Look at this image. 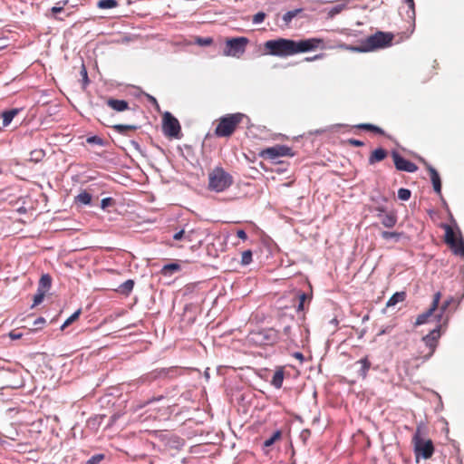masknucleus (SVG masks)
<instances>
[{"mask_svg": "<svg viewBox=\"0 0 464 464\" xmlns=\"http://www.w3.org/2000/svg\"><path fill=\"white\" fill-rule=\"evenodd\" d=\"M197 43L202 46H208V45L212 44L213 39L211 37L198 38Z\"/></svg>", "mask_w": 464, "mask_h": 464, "instance_id": "44", "label": "nucleus"}, {"mask_svg": "<svg viewBox=\"0 0 464 464\" xmlns=\"http://www.w3.org/2000/svg\"><path fill=\"white\" fill-rule=\"evenodd\" d=\"M87 142L90 144L102 145V139L98 136H92L87 138Z\"/></svg>", "mask_w": 464, "mask_h": 464, "instance_id": "46", "label": "nucleus"}, {"mask_svg": "<svg viewBox=\"0 0 464 464\" xmlns=\"http://www.w3.org/2000/svg\"><path fill=\"white\" fill-rule=\"evenodd\" d=\"M324 46V40L321 38H309L300 41H294L286 38L268 40L264 44L266 54L286 57L300 53L314 51Z\"/></svg>", "mask_w": 464, "mask_h": 464, "instance_id": "1", "label": "nucleus"}, {"mask_svg": "<svg viewBox=\"0 0 464 464\" xmlns=\"http://www.w3.org/2000/svg\"><path fill=\"white\" fill-rule=\"evenodd\" d=\"M75 201L83 205H89L92 201V195L87 191H82L75 198Z\"/></svg>", "mask_w": 464, "mask_h": 464, "instance_id": "30", "label": "nucleus"}, {"mask_svg": "<svg viewBox=\"0 0 464 464\" xmlns=\"http://www.w3.org/2000/svg\"><path fill=\"white\" fill-rule=\"evenodd\" d=\"M290 331H291V327L290 326H285L284 328V334H285V335H286V337H289Z\"/></svg>", "mask_w": 464, "mask_h": 464, "instance_id": "54", "label": "nucleus"}, {"mask_svg": "<svg viewBox=\"0 0 464 464\" xmlns=\"http://www.w3.org/2000/svg\"><path fill=\"white\" fill-rule=\"evenodd\" d=\"M237 236L242 240H246L247 235L243 229H239L237 231Z\"/></svg>", "mask_w": 464, "mask_h": 464, "instance_id": "50", "label": "nucleus"}, {"mask_svg": "<svg viewBox=\"0 0 464 464\" xmlns=\"http://www.w3.org/2000/svg\"><path fill=\"white\" fill-rule=\"evenodd\" d=\"M426 428L424 425H418L412 437V444L416 458L422 457L425 459H430L434 453V445L431 440H425Z\"/></svg>", "mask_w": 464, "mask_h": 464, "instance_id": "4", "label": "nucleus"}, {"mask_svg": "<svg viewBox=\"0 0 464 464\" xmlns=\"http://www.w3.org/2000/svg\"><path fill=\"white\" fill-rule=\"evenodd\" d=\"M2 173V170L0 169V174Z\"/></svg>", "mask_w": 464, "mask_h": 464, "instance_id": "58", "label": "nucleus"}, {"mask_svg": "<svg viewBox=\"0 0 464 464\" xmlns=\"http://www.w3.org/2000/svg\"><path fill=\"white\" fill-rule=\"evenodd\" d=\"M45 294H46L45 292H43L42 290L37 289V293L34 296L33 306L40 304L43 302V300L45 296Z\"/></svg>", "mask_w": 464, "mask_h": 464, "instance_id": "39", "label": "nucleus"}, {"mask_svg": "<svg viewBox=\"0 0 464 464\" xmlns=\"http://www.w3.org/2000/svg\"><path fill=\"white\" fill-rule=\"evenodd\" d=\"M104 459V454H96L87 460V464H100Z\"/></svg>", "mask_w": 464, "mask_h": 464, "instance_id": "40", "label": "nucleus"}, {"mask_svg": "<svg viewBox=\"0 0 464 464\" xmlns=\"http://www.w3.org/2000/svg\"><path fill=\"white\" fill-rule=\"evenodd\" d=\"M107 105L116 111H124L129 109V103L124 100H116L110 98L106 102Z\"/></svg>", "mask_w": 464, "mask_h": 464, "instance_id": "16", "label": "nucleus"}, {"mask_svg": "<svg viewBox=\"0 0 464 464\" xmlns=\"http://www.w3.org/2000/svg\"><path fill=\"white\" fill-rule=\"evenodd\" d=\"M322 57H323V54L320 53V54H316V55H314L313 57H306V58H304V61L305 62H313V61L321 59Z\"/></svg>", "mask_w": 464, "mask_h": 464, "instance_id": "51", "label": "nucleus"}, {"mask_svg": "<svg viewBox=\"0 0 464 464\" xmlns=\"http://www.w3.org/2000/svg\"><path fill=\"white\" fill-rule=\"evenodd\" d=\"M392 157L395 165V168L400 171L415 172L418 167L415 163L404 159L398 152L393 151Z\"/></svg>", "mask_w": 464, "mask_h": 464, "instance_id": "13", "label": "nucleus"}, {"mask_svg": "<svg viewBox=\"0 0 464 464\" xmlns=\"http://www.w3.org/2000/svg\"><path fill=\"white\" fill-rule=\"evenodd\" d=\"M52 285V277L48 274H44L41 276L38 284V290L47 292Z\"/></svg>", "mask_w": 464, "mask_h": 464, "instance_id": "18", "label": "nucleus"}, {"mask_svg": "<svg viewBox=\"0 0 464 464\" xmlns=\"http://www.w3.org/2000/svg\"><path fill=\"white\" fill-rule=\"evenodd\" d=\"M455 255L464 256V243L461 239L456 238L454 243H448Z\"/></svg>", "mask_w": 464, "mask_h": 464, "instance_id": "23", "label": "nucleus"}, {"mask_svg": "<svg viewBox=\"0 0 464 464\" xmlns=\"http://www.w3.org/2000/svg\"><path fill=\"white\" fill-rule=\"evenodd\" d=\"M406 298V293L404 291H401V292H396L395 294H393L390 299L388 300L386 305L389 307V306H393L395 305L396 304L398 303H401V302H403Z\"/></svg>", "mask_w": 464, "mask_h": 464, "instance_id": "22", "label": "nucleus"}, {"mask_svg": "<svg viewBox=\"0 0 464 464\" xmlns=\"http://www.w3.org/2000/svg\"><path fill=\"white\" fill-rule=\"evenodd\" d=\"M440 298H441L440 292H437L434 294L432 303H431L430 308L426 312H424L417 316L416 321H415L416 326L424 324L429 321V318L434 314V312L436 310H438Z\"/></svg>", "mask_w": 464, "mask_h": 464, "instance_id": "12", "label": "nucleus"}, {"mask_svg": "<svg viewBox=\"0 0 464 464\" xmlns=\"http://www.w3.org/2000/svg\"><path fill=\"white\" fill-rule=\"evenodd\" d=\"M280 339L279 333L274 328H265L258 331L251 332L249 340L253 343L263 345H273Z\"/></svg>", "mask_w": 464, "mask_h": 464, "instance_id": "6", "label": "nucleus"}, {"mask_svg": "<svg viewBox=\"0 0 464 464\" xmlns=\"http://www.w3.org/2000/svg\"><path fill=\"white\" fill-rule=\"evenodd\" d=\"M281 438V431H276L269 439L264 441V447H271L277 440Z\"/></svg>", "mask_w": 464, "mask_h": 464, "instance_id": "36", "label": "nucleus"}, {"mask_svg": "<svg viewBox=\"0 0 464 464\" xmlns=\"http://www.w3.org/2000/svg\"><path fill=\"white\" fill-rule=\"evenodd\" d=\"M381 223L387 228L393 227L398 220L397 215L394 211H389L386 214H376Z\"/></svg>", "mask_w": 464, "mask_h": 464, "instance_id": "14", "label": "nucleus"}, {"mask_svg": "<svg viewBox=\"0 0 464 464\" xmlns=\"http://www.w3.org/2000/svg\"><path fill=\"white\" fill-rule=\"evenodd\" d=\"M81 313V309H78L76 312H74L69 318L66 319V321L61 326V329L64 330L67 326L75 322L79 318Z\"/></svg>", "mask_w": 464, "mask_h": 464, "instance_id": "33", "label": "nucleus"}, {"mask_svg": "<svg viewBox=\"0 0 464 464\" xmlns=\"http://www.w3.org/2000/svg\"><path fill=\"white\" fill-rule=\"evenodd\" d=\"M298 300H299V303H298V306H297V311L300 312V311H304V303L306 300H311V296H309L308 295H306L305 293H299L298 294Z\"/></svg>", "mask_w": 464, "mask_h": 464, "instance_id": "34", "label": "nucleus"}, {"mask_svg": "<svg viewBox=\"0 0 464 464\" xmlns=\"http://www.w3.org/2000/svg\"><path fill=\"white\" fill-rule=\"evenodd\" d=\"M345 5L344 4H339L337 5H334L333 6L329 11H328V17L329 18H333L334 16H335L336 14H340L344 8H345Z\"/></svg>", "mask_w": 464, "mask_h": 464, "instance_id": "35", "label": "nucleus"}, {"mask_svg": "<svg viewBox=\"0 0 464 464\" xmlns=\"http://www.w3.org/2000/svg\"><path fill=\"white\" fill-rule=\"evenodd\" d=\"M284 381V371L283 369H278L275 372L272 380L271 384L276 387V389H279L283 385Z\"/></svg>", "mask_w": 464, "mask_h": 464, "instance_id": "21", "label": "nucleus"}, {"mask_svg": "<svg viewBox=\"0 0 464 464\" xmlns=\"http://www.w3.org/2000/svg\"><path fill=\"white\" fill-rule=\"evenodd\" d=\"M133 287L134 281L129 279L119 286L118 291L122 295H128L132 291Z\"/></svg>", "mask_w": 464, "mask_h": 464, "instance_id": "27", "label": "nucleus"}, {"mask_svg": "<svg viewBox=\"0 0 464 464\" xmlns=\"http://www.w3.org/2000/svg\"><path fill=\"white\" fill-rule=\"evenodd\" d=\"M295 12H292V11L287 12V13L284 15V20H285V22H289V21H291V20H292V18H294V17H295Z\"/></svg>", "mask_w": 464, "mask_h": 464, "instance_id": "49", "label": "nucleus"}, {"mask_svg": "<svg viewBox=\"0 0 464 464\" xmlns=\"http://www.w3.org/2000/svg\"><path fill=\"white\" fill-rule=\"evenodd\" d=\"M357 363L361 364V369L359 370V375L365 379L368 373V371L371 368V362L368 360V357H364L357 362Z\"/></svg>", "mask_w": 464, "mask_h": 464, "instance_id": "20", "label": "nucleus"}, {"mask_svg": "<svg viewBox=\"0 0 464 464\" xmlns=\"http://www.w3.org/2000/svg\"><path fill=\"white\" fill-rule=\"evenodd\" d=\"M17 113H18V110H16V109L4 111L2 113L3 125L4 126L9 125Z\"/></svg>", "mask_w": 464, "mask_h": 464, "instance_id": "26", "label": "nucleus"}, {"mask_svg": "<svg viewBox=\"0 0 464 464\" xmlns=\"http://www.w3.org/2000/svg\"><path fill=\"white\" fill-rule=\"evenodd\" d=\"M150 99L153 101V102L157 103V101L155 98L151 97Z\"/></svg>", "mask_w": 464, "mask_h": 464, "instance_id": "57", "label": "nucleus"}, {"mask_svg": "<svg viewBox=\"0 0 464 464\" xmlns=\"http://www.w3.org/2000/svg\"><path fill=\"white\" fill-rule=\"evenodd\" d=\"M173 239L177 241H185L187 243H201L198 229L183 227L173 235Z\"/></svg>", "mask_w": 464, "mask_h": 464, "instance_id": "11", "label": "nucleus"}, {"mask_svg": "<svg viewBox=\"0 0 464 464\" xmlns=\"http://www.w3.org/2000/svg\"><path fill=\"white\" fill-rule=\"evenodd\" d=\"M208 188L219 193L229 188L234 183V179L224 168L217 166L208 172Z\"/></svg>", "mask_w": 464, "mask_h": 464, "instance_id": "3", "label": "nucleus"}, {"mask_svg": "<svg viewBox=\"0 0 464 464\" xmlns=\"http://www.w3.org/2000/svg\"><path fill=\"white\" fill-rule=\"evenodd\" d=\"M428 170L430 172V179L433 185V188L435 192L439 195L441 194V181L438 171L431 166L428 167Z\"/></svg>", "mask_w": 464, "mask_h": 464, "instance_id": "15", "label": "nucleus"}, {"mask_svg": "<svg viewBox=\"0 0 464 464\" xmlns=\"http://www.w3.org/2000/svg\"><path fill=\"white\" fill-rule=\"evenodd\" d=\"M80 73L82 78L83 86H86L89 83V79H88V72H87L86 67L83 63H82Z\"/></svg>", "mask_w": 464, "mask_h": 464, "instance_id": "42", "label": "nucleus"}, {"mask_svg": "<svg viewBox=\"0 0 464 464\" xmlns=\"http://www.w3.org/2000/svg\"><path fill=\"white\" fill-rule=\"evenodd\" d=\"M252 262V251L246 250L242 253L241 256V265L247 266Z\"/></svg>", "mask_w": 464, "mask_h": 464, "instance_id": "37", "label": "nucleus"}, {"mask_svg": "<svg viewBox=\"0 0 464 464\" xmlns=\"http://www.w3.org/2000/svg\"><path fill=\"white\" fill-rule=\"evenodd\" d=\"M118 5L116 0H99L97 6L101 9H111Z\"/></svg>", "mask_w": 464, "mask_h": 464, "instance_id": "29", "label": "nucleus"}, {"mask_svg": "<svg viewBox=\"0 0 464 464\" xmlns=\"http://www.w3.org/2000/svg\"><path fill=\"white\" fill-rule=\"evenodd\" d=\"M51 11L53 14H58L63 11V7L53 6Z\"/></svg>", "mask_w": 464, "mask_h": 464, "instance_id": "53", "label": "nucleus"}, {"mask_svg": "<svg viewBox=\"0 0 464 464\" xmlns=\"http://www.w3.org/2000/svg\"><path fill=\"white\" fill-rule=\"evenodd\" d=\"M405 2L407 3V5H409L410 8L414 9V1L413 0H405Z\"/></svg>", "mask_w": 464, "mask_h": 464, "instance_id": "55", "label": "nucleus"}, {"mask_svg": "<svg viewBox=\"0 0 464 464\" xmlns=\"http://www.w3.org/2000/svg\"><path fill=\"white\" fill-rule=\"evenodd\" d=\"M180 269H181V266L179 264L170 263V264L165 265L161 268L160 273H161V275L167 276H171L176 272H179Z\"/></svg>", "mask_w": 464, "mask_h": 464, "instance_id": "19", "label": "nucleus"}, {"mask_svg": "<svg viewBox=\"0 0 464 464\" xmlns=\"http://www.w3.org/2000/svg\"><path fill=\"white\" fill-rule=\"evenodd\" d=\"M259 156L266 160H276L280 157L293 156L291 148L285 145H276L262 150Z\"/></svg>", "mask_w": 464, "mask_h": 464, "instance_id": "10", "label": "nucleus"}, {"mask_svg": "<svg viewBox=\"0 0 464 464\" xmlns=\"http://www.w3.org/2000/svg\"><path fill=\"white\" fill-rule=\"evenodd\" d=\"M45 324V319L44 317H38L34 322V326H35L36 328H40L43 324Z\"/></svg>", "mask_w": 464, "mask_h": 464, "instance_id": "48", "label": "nucleus"}, {"mask_svg": "<svg viewBox=\"0 0 464 464\" xmlns=\"http://www.w3.org/2000/svg\"><path fill=\"white\" fill-rule=\"evenodd\" d=\"M248 44L249 40L245 36L227 38L223 55L239 58L245 53Z\"/></svg>", "mask_w": 464, "mask_h": 464, "instance_id": "7", "label": "nucleus"}, {"mask_svg": "<svg viewBox=\"0 0 464 464\" xmlns=\"http://www.w3.org/2000/svg\"><path fill=\"white\" fill-rule=\"evenodd\" d=\"M401 233L395 232V231H392H392H382L381 232V237L385 240L394 239L395 241H398L401 238Z\"/></svg>", "mask_w": 464, "mask_h": 464, "instance_id": "32", "label": "nucleus"}, {"mask_svg": "<svg viewBox=\"0 0 464 464\" xmlns=\"http://www.w3.org/2000/svg\"><path fill=\"white\" fill-rule=\"evenodd\" d=\"M265 18L266 14L264 12H258L253 16L252 22L254 24H260L265 20Z\"/></svg>", "mask_w": 464, "mask_h": 464, "instance_id": "43", "label": "nucleus"}, {"mask_svg": "<svg viewBox=\"0 0 464 464\" xmlns=\"http://www.w3.org/2000/svg\"><path fill=\"white\" fill-rule=\"evenodd\" d=\"M248 117L241 112L228 113L216 120L214 134L218 138H230L244 120Z\"/></svg>", "mask_w": 464, "mask_h": 464, "instance_id": "2", "label": "nucleus"}, {"mask_svg": "<svg viewBox=\"0 0 464 464\" xmlns=\"http://www.w3.org/2000/svg\"><path fill=\"white\" fill-rule=\"evenodd\" d=\"M44 156V152L42 150H34L31 152L32 160H34L35 161H39Z\"/></svg>", "mask_w": 464, "mask_h": 464, "instance_id": "45", "label": "nucleus"}, {"mask_svg": "<svg viewBox=\"0 0 464 464\" xmlns=\"http://www.w3.org/2000/svg\"><path fill=\"white\" fill-rule=\"evenodd\" d=\"M115 131L120 134L127 135L129 131H134L137 130V126L135 125H124V124H116L111 126Z\"/></svg>", "mask_w": 464, "mask_h": 464, "instance_id": "25", "label": "nucleus"}, {"mask_svg": "<svg viewBox=\"0 0 464 464\" xmlns=\"http://www.w3.org/2000/svg\"><path fill=\"white\" fill-rule=\"evenodd\" d=\"M387 155L388 153L386 150L382 148L376 149L371 153L369 157V163L371 165H373L376 162H380L383 160L387 157Z\"/></svg>", "mask_w": 464, "mask_h": 464, "instance_id": "17", "label": "nucleus"}, {"mask_svg": "<svg viewBox=\"0 0 464 464\" xmlns=\"http://www.w3.org/2000/svg\"><path fill=\"white\" fill-rule=\"evenodd\" d=\"M348 143L354 147H362L364 145L363 141L355 139L348 140Z\"/></svg>", "mask_w": 464, "mask_h": 464, "instance_id": "47", "label": "nucleus"}, {"mask_svg": "<svg viewBox=\"0 0 464 464\" xmlns=\"http://www.w3.org/2000/svg\"><path fill=\"white\" fill-rule=\"evenodd\" d=\"M295 357L299 358V359H302L303 358V354L301 353H295Z\"/></svg>", "mask_w": 464, "mask_h": 464, "instance_id": "56", "label": "nucleus"}, {"mask_svg": "<svg viewBox=\"0 0 464 464\" xmlns=\"http://www.w3.org/2000/svg\"><path fill=\"white\" fill-rule=\"evenodd\" d=\"M411 192L410 189L408 188H400L398 190V198L401 199V200H403V201H406V200H409L410 198H411Z\"/></svg>", "mask_w": 464, "mask_h": 464, "instance_id": "38", "label": "nucleus"}, {"mask_svg": "<svg viewBox=\"0 0 464 464\" xmlns=\"http://www.w3.org/2000/svg\"><path fill=\"white\" fill-rule=\"evenodd\" d=\"M375 211L377 212V214H386L387 213L383 207L375 208Z\"/></svg>", "mask_w": 464, "mask_h": 464, "instance_id": "52", "label": "nucleus"}, {"mask_svg": "<svg viewBox=\"0 0 464 464\" xmlns=\"http://www.w3.org/2000/svg\"><path fill=\"white\" fill-rule=\"evenodd\" d=\"M441 336L440 333V325L434 328L432 331H430L427 335L422 337V343H424L426 347V352H421L420 356L423 359H429L435 352L439 339Z\"/></svg>", "mask_w": 464, "mask_h": 464, "instance_id": "8", "label": "nucleus"}, {"mask_svg": "<svg viewBox=\"0 0 464 464\" xmlns=\"http://www.w3.org/2000/svg\"><path fill=\"white\" fill-rule=\"evenodd\" d=\"M445 229V242L448 243H454V240L457 238L455 232L453 231L452 227L450 225H444L443 226Z\"/></svg>", "mask_w": 464, "mask_h": 464, "instance_id": "28", "label": "nucleus"}, {"mask_svg": "<svg viewBox=\"0 0 464 464\" xmlns=\"http://www.w3.org/2000/svg\"><path fill=\"white\" fill-rule=\"evenodd\" d=\"M162 130L166 136L180 138L181 127L179 121L170 113L165 112L162 118Z\"/></svg>", "mask_w": 464, "mask_h": 464, "instance_id": "9", "label": "nucleus"}, {"mask_svg": "<svg viewBox=\"0 0 464 464\" xmlns=\"http://www.w3.org/2000/svg\"><path fill=\"white\" fill-rule=\"evenodd\" d=\"M115 203V200L112 198H104L101 201V208L102 209H106L109 207L113 206Z\"/></svg>", "mask_w": 464, "mask_h": 464, "instance_id": "41", "label": "nucleus"}, {"mask_svg": "<svg viewBox=\"0 0 464 464\" xmlns=\"http://www.w3.org/2000/svg\"><path fill=\"white\" fill-rule=\"evenodd\" d=\"M356 128L361 129V130H368V131H372V132H374L376 134L385 135V132H384V130L382 129H381L380 127H378L376 125H373V124L362 123V124H358L356 126Z\"/></svg>", "mask_w": 464, "mask_h": 464, "instance_id": "24", "label": "nucleus"}, {"mask_svg": "<svg viewBox=\"0 0 464 464\" xmlns=\"http://www.w3.org/2000/svg\"><path fill=\"white\" fill-rule=\"evenodd\" d=\"M452 301H453V299L450 298V299L444 301L442 303V304L440 305V312H439V314H436V317L438 318L439 322H441L443 320L444 314Z\"/></svg>", "mask_w": 464, "mask_h": 464, "instance_id": "31", "label": "nucleus"}, {"mask_svg": "<svg viewBox=\"0 0 464 464\" xmlns=\"http://www.w3.org/2000/svg\"><path fill=\"white\" fill-rule=\"evenodd\" d=\"M392 33L377 32L367 37L360 47H351V50L358 52H372L376 49L385 48L392 44L393 40Z\"/></svg>", "mask_w": 464, "mask_h": 464, "instance_id": "5", "label": "nucleus"}]
</instances>
